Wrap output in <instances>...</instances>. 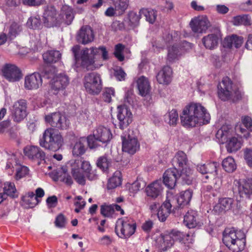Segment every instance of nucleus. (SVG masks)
I'll use <instances>...</instances> for the list:
<instances>
[{
    "instance_id": "obj_39",
    "label": "nucleus",
    "mask_w": 252,
    "mask_h": 252,
    "mask_svg": "<svg viewBox=\"0 0 252 252\" xmlns=\"http://www.w3.org/2000/svg\"><path fill=\"white\" fill-rule=\"evenodd\" d=\"M226 146L227 151L229 153L235 152L240 149L242 146V143L237 138L232 137L227 140Z\"/></svg>"
},
{
    "instance_id": "obj_12",
    "label": "nucleus",
    "mask_w": 252,
    "mask_h": 252,
    "mask_svg": "<svg viewBox=\"0 0 252 252\" xmlns=\"http://www.w3.org/2000/svg\"><path fill=\"white\" fill-rule=\"evenodd\" d=\"M178 35V32L175 31L171 33L167 32L163 33L162 38H159L152 43L154 51L155 52H158L160 50L163 49L168 44L177 42L179 39Z\"/></svg>"
},
{
    "instance_id": "obj_32",
    "label": "nucleus",
    "mask_w": 252,
    "mask_h": 252,
    "mask_svg": "<svg viewBox=\"0 0 252 252\" xmlns=\"http://www.w3.org/2000/svg\"><path fill=\"white\" fill-rule=\"evenodd\" d=\"M179 170L180 173L179 174H178V178L181 180L182 183L188 185L191 184L194 176L193 174V170L189 166L179 169Z\"/></svg>"
},
{
    "instance_id": "obj_28",
    "label": "nucleus",
    "mask_w": 252,
    "mask_h": 252,
    "mask_svg": "<svg viewBox=\"0 0 252 252\" xmlns=\"http://www.w3.org/2000/svg\"><path fill=\"white\" fill-rule=\"evenodd\" d=\"M184 223L189 228L200 226L201 223L198 220L197 212L193 210H189L184 216Z\"/></svg>"
},
{
    "instance_id": "obj_19",
    "label": "nucleus",
    "mask_w": 252,
    "mask_h": 252,
    "mask_svg": "<svg viewBox=\"0 0 252 252\" xmlns=\"http://www.w3.org/2000/svg\"><path fill=\"white\" fill-rule=\"evenodd\" d=\"M117 118L119 121V127L123 129L127 127L132 121V114L126 107L119 106Z\"/></svg>"
},
{
    "instance_id": "obj_42",
    "label": "nucleus",
    "mask_w": 252,
    "mask_h": 252,
    "mask_svg": "<svg viewBox=\"0 0 252 252\" xmlns=\"http://www.w3.org/2000/svg\"><path fill=\"white\" fill-rule=\"evenodd\" d=\"M164 121L170 126H175L179 120L178 114L175 109L166 114L164 116Z\"/></svg>"
},
{
    "instance_id": "obj_18",
    "label": "nucleus",
    "mask_w": 252,
    "mask_h": 252,
    "mask_svg": "<svg viewBox=\"0 0 252 252\" xmlns=\"http://www.w3.org/2000/svg\"><path fill=\"white\" fill-rule=\"evenodd\" d=\"M189 25L193 32L202 33L206 32L210 24L207 17L202 16L192 19Z\"/></svg>"
},
{
    "instance_id": "obj_1",
    "label": "nucleus",
    "mask_w": 252,
    "mask_h": 252,
    "mask_svg": "<svg viewBox=\"0 0 252 252\" xmlns=\"http://www.w3.org/2000/svg\"><path fill=\"white\" fill-rule=\"evenodd\" d=\"M180 119L184 126L194 127L198 124L201 125L208 124L210 120V115L201 104L192 102L185 107Z\"/></svg>"
},
{
    "instance_id": "obj_56",
    "label": "nucleus",
    "mask_w": 252,
    "mask_h": 252,
    "mask_svg": "<svg viewBox=\"0 0 252 252\" xmlns=\"http://www.w3.org/2000/svg\"><path fill=\"white\" fill-rule=\"evenodd\" d=\"M219 166V163L217 162H209L206 164V174H212L214 177L217 175V168Z\"/></svg>"
},
{
    "instance_id": "obj_9",
    "label": "nucleus",
    "mask_w": 252,
    "mask_h": 252,
    "mask_svg": "<svg viewBox=\"0 0 252 252\" xmlns=\"http://www.w3.org/2000/svg\"><path fill=\"white\" fill-rule=\"evenodd\" d=\"M237 91L233 87V82L227 76L223 77L218 86V94L222 101H226L232 98Z\"/></svg>"
},
{
    "instance_id": "obj_33",
    "label": "nucleus",
    "mask_w": 252,
    "mask_h": 252,
    "mask_svg": "<svg viewBox=\"0 0 252 252\" xmlns=\"http://www.w3.org/2000/svg\"><path fill=\"white\" fill-rule=\"evenodd\" d=\"M174 168L179 169L189 166V162L186 154L183 151L178 152L172 159Z\"/></svg>"
},
{
    "instance_id": "obj_27",
    "label": "nucleus",
    "mask_w": 252,
    "mask_h": 252,
    "mask_svg": "<svg viewBox=\"0 0 252 252\" xmlns=\"http://www.w3.org/2000/svg\"><path fill=\"white\" fill-rule=\"evenodd\" d=\"M94 35L92 28L89 26H83L78 32L77 39L78 42L86 44L93 41Z\"/></svg>"
},
{
    "instance_id": "obj_57",
    "label": "nucleus",
    "mask_w": 252,
    "mask_h": 252,
    "mask_svg": "<svg viewBox=\"0 0 252 252\" xmlns=\"http://www.w3.org/2000/svg\"><path fill=\"white\" fill-rule=\"evenodd\" d=\"M86 204V201L81 196H76L75 198L74 205L76 206V208L74 211L77 213H79L85 207Z\"/></svg>"
},
{
    "instance_id": "obj_64",
    "label": "nucleus",
    "mask_w": 252,
    "mask_h": 252,
    "mask_svg": "<svg viewBox=\"0 0 252 252\" xmlns=\"http://www.w3.org/2000/svg\"><path fill=\"white\" fill-rule=\"evenodd\" d=\"M244 158L248 166L252 168V149H247L245 150Z\"/></svg>"
},
{
    "instance_id": "obj_43",
    "label": "nucleus",
    "mask_w": 252,
    "mask_h": 252,
    "mask_svg": "<svg viewBox=\"0 0 252 252\" xmlns=\"http://www.w3.org/2000/svg\"><path fill=\"white\" fill-rule=\"evenodd\" d=\"M180 55L179 48L174 44L171 47H168L167 60L169 63H173L179 59Z\"/></svg>"
},
{
    "instance_id": "obj_29",
    "label": "nucleus",
    "mask_w": 252,
    "mask_h": 252,
    "mask_svg": "<svg viewBox=\"0 0 252 252\" xmlns=\"http://www.w3.org/2000/svg\"><path fill=\"white\" fill-rule=\"evenodd\" d=\"M156 77L158 83L163 85L169 84L172 78V68L168 65L164 66L158 73Z\"/></svg>"
},
{
    "instance_id": "obj_11",
    "label": "nucleus",
    "mask_w": 252,
    "mask_h": 252,
    "mask_svg": "<svg viewBox=\"0 0 252 252\" xmlns=\"http://www.w3.org/2000/svg\"><path fill=\"white\" fill-rule=\"evenodd\" d=\"M175 201L172 191H167L166 199L159 207L157 213L160 221H164L171 213L172 207H173V209L175 208V206L173 205V202Z\"/></svg>"
},
{
    "instance_id": "obj_23",
    "label": "nucleus",
    "mask_w": 252,
    "mask_h": 252,
    "mask_svg": "<svg viewBox=\"0 0 252 252\" xmlns=\"http://www.w3.org/2000/svg\"><path fill=\"white\" fill-rule=\"evenodd\" d=\"M93 136L95 140L103 143H108L112 138V134L110 129L101 126H98L94 130Z\"/></svg>"
},
{
    "instance_id": "obj_6",
    "label": "nucleus",
    "mask_w": 252,
    "mask_h": 252,
    "mask_svg": "<svg viewBox=\"0 0 252 252\" xmlns=\"http://www.w3.org/2000/svg\"><path fill=\"white\" fill-rule=\"evenodd\" d=\"M68 84L69 79L66 75L63 74L56 75L50 81V91L61 99L66 95L65 89Z\"/></svg>"
},
{
    "instance_id": "obj_34",
    "label": "nucleus",
    "mask_w": 252,
    "mask_h": 252,
    "mask_svg": "<svg viewBox=\"0 0 252 252\" xmlns=\"http://www.w3.org/2000/svg\"><path fill=\"white\" fill-rule=\"evenodd\" d=\"M158 248L161 251H166L170 249L174 245L173 240L168 233L161 235L158 240Z\"/></svg>"
},
{
    "instance_id": "obj_40",
    "label": "nucleus",
    "mask_w": 252,
    "mask_h": 252,
    "mask_svg": "<svg viewBox=\"0 0 252 252\" xmlns=\"http://www.w3.org/2000/svg\"><path fill=\"white\" fill-rule=\"evenodd\" d=\"M71 174L75 181L80 185H84L86 183L85 174L75 167H71Z\"/></svg>"
},
{
    "instance_id": "obj_54",
    "label": "nucleus",
    "mask_w": 252,
    "mask_h": 252,
    "mask_svg": "<svg viewBox=\"0 0 252 252\" xmlns=\"http://www.w3.org/2000/svg\"><path fill=\"white\" fill-rule=\"evenodd\" d=\"M125 49V46L121 43L117 44L115 46V50L114 55L115 57L119 61H123L125 57L123 54V51Z\"/></svg>"
},
{
    "instance_id": "obj_47",
    "label": "nucleus",
    "mask_w": 252,
    "mask_h": 252,
    "mask_svg": "<svg viewBox=\"0 0 252 252\" xmlns=\"http://www.w3.org/2000/svg\"><path fill=\"white\" fill-rule=\"evenodd\" d=\"M139 13L143 15L146 17L147 21L153 24L156 21L157 18L156 11L153 9L142 8L139 11Z\"/></svg>"
},
{
    "instance_id": "obj_62",
    "label": "nucleus",
    "mask_w": 252,
    "mask_h": 252,
    "mask_svg": "<svg viewBox=\"0 0 252 252\" xmlns=\"http://www.w3.org/2000/svg\"><path fill=\"white\" fill-rule=\"evenodd\" d=\"M227 40L233 41V46L235 48H239L243 43V37L236 35H232Z\"/></svg>"
},
{
    "instance_id": "obj_7",
    "label": "nucleus",
    "mask_w": 252,
    "mask_h": 252,
    "mask_svg": "<svg viewBox=\"0 0 252 252\" xmlns=\"http://www.w3.org/2000/svg\"><path fill=\"white\" fill-rule=\"evenodd\" d=\"M84 85L87 93L91 94H98L101 91L102 83L99 74L92 72L84 77Z\"/></svg>"
},
{
    "instance_id": "obj_30",
    "label": "nucleus",
    "mask_w": 252,
    "mask_h": 252,
    "mask_svg": "<svg viewBox=\"0 0 252 252\" xmlns=\"http://www.w3.org/2000/svg\"><path fill=\"white\" fill-rule=\"evenodd\" d=\"M162 189L161 182L157 180L149 184L145 190L148 196L155 199L160 194Z\"/></svg>"
},
{
    "instance_id": "obj_2",
    "label": "nucleus",
    "mask_w": 252,
    "mask_h": 252,
    "mask_svg": "<svg viewBox=\"0 0 252 252\" xmlns=\"http://www.w3.org/2000/svg\"><path fill=\"white\" fill-rule=\"evenodd\" d=\"M222 242L232 252H241L246 246V234L234 227L226 228L222 233Z\"/></svg>"
},
{
    "instance_id": "obj_51",
    "label": "nucleus",
    "mask_w": 252,
    "mask_h": 252,
    "mask_svg": "<svg viewBox=\"0 0 252 252\" xmlns=\"http://www.w3.org/2000/svg\"><path fill=\"white\" fill-rule=\"evenodd\" d=\"M115 10L119 13L123 14L127 9L129 5V0H119L118 2L114 3Z\"/></svg>"
},
{
    "instance_id": "obj_5",
    "label": "nucleus",
    "mask_w": 252,
    "mask_h": 252,
    "mask_svg": "<svg viewBox=\"0 0 252 252\" xmlns=\"http://www.w3.org/2000/svg\"><path fill=\"white\" fill-rule=\"evenodd\" d=\"M95 50H96V49L94 47H91L90 49L86 48L81 51L80 56H79V46L75 45L72 48L76 63H77L80 60L81 66L87 69H89L90 67L94 63Z\"/></svg>"
},
{
    "instance_id": "obj_22",
    "label": "nucleus",
    "mask_w": 252,
    "mask_h": 252,
    "mask_svg": "<svg viewBox=\"0 0 252 252\" xmlns=\"http://www.w3.org/2000/svg\"><path fill=\"white\" fill-rule=\"evenodd\" d=\"M221 38V34L218 32L204 36L202 39V42L207 49L212 50L218 47Z\"/></svg>"
},
{
    "instance_id": "obj_16",
    "label": "nucleus",
    "mask_w": 252,
    "mask_h": 252,
    "mask_svg": "<svg viewBox=\"0 0 252 252\" xmlns=\"http://www.w3.org/2000/svg\"><path fill=\"white\" fill-rule=\"evenodd\" d=\"M4 78L9 82L19 81L22 78L21 70L16 65L11 64H5L1 69Z\"/></svg>"
},
{
    "instance_id": "obj_14",
    "label": "nucleus",
    "mask_w": 252,
    "mask_h": 252,
    "mask_svg": "<svg viewBox=\"0 0 252 252\" xmlns=\"http://www.w3.org/2000/svg\"><path fill=\"white\" fill-rule=\"evenodd\" d=\"M27 102L25 100L20 99L16 101L11 108V115L13 121L19 123L27 116Z\"/></svg>"
},
{
    "instance_id": "obj_48",
    "label": "nucleus",
    "mask_w": 252,
    "mask_h": 252,
    "mask_svg": "<svg viewBox=\"0 0 252 252\" xmlns=\"http://www.w3.org/2000/svg\"><path fill=\"white\" fill-rule=\"evenodd\" d=\"M63 16H65V22L67 25H70L74 19L73 9L71 7L67 5L63 6L62 8Z\"/></svg>"
},
{
    "instance_id": "obj_21",
    "label": "nucleus",
    "mask_w": 252,
    "mask_h": 252,
    "mask_svg": "<svg viewBox=\"0 0 252 252\" xmlns=\"http://www.w3.org/2000/svg\"><path fill=\"white\" fill-rule=\"evenodd\" d=\"M178 178V172L176 168L167 169L163 175V182L168 188L172 189L175 186Z\"/></svg>"
},
{
    "instance_id": "obj_20",
    "label": "nucleus",
    "mask_w": 252,
    "mask_h": 252,
    "mask_svg": "<svg viewBox=\"0 0 252 252\" xmlns=\"http://www.w3.org/2000/svg\"><path fill=\"white\" fill-rule=\"evenodd\" d=\"M42 84V79L40 73L34 72L26 75L24 80V87L26 90L38 89Z\"/></svg>"
},
{
    "instance_id": "obj_37",
    "label": "nucleus",
    "mask_w": 252,
    "mask_h": 252,
    "mask_svg": "<svg viewBox=\"0 0 252 252\" xmlns=\"http://www.w3.org/2000/svg\"><path fill=\"white\" fill-rule=\"evenodd\" d=\"M43 59L45 63H52L59 61L61 58V54L59 51L51 50L44 53Z\"/></svg>"
},
{
    "instance_id": "obj_63",
    "label": "nucleus",
    "mask_w": 252,
    "mask_h": 252,
    "mask_svg": "<svg viewBox=\"0 0 252 252\" xmlns=\"http://www.w3.org/2000/svg\"><path fill=\"white\" fill-rule=\"evenodd\" d=\"M193 241L192 236L188 233H184V237H182L180 243L184 244L185 246L189 248L190 245L192 244Z\"/></svg>"
},
{
    "instance_id": "obj_59",
    "label": "nucleus",
    "mask_w": 252,
    "mask_h": 252,
    "mask_svg": "<svg viewBox=\"0 0 252 252\" xmlns=\"http://www.w3.org/2000/svg\"><path fill=\"white\" fill-rule=\"evenodd\" d=\"M45 0H22V4L29 7H38L44 3Z\"/></svg>"
},
{
    "instance_id": "obj_25",
    "label": "nucleus",
    "mask_w": 252,
    "mask_h": 252,
    "mask_svg": "<svg viewBox=\"0 0 252 252\" xmlns=\"http://www.w3.org/2000/svg\"><path fill=\"white\" fill-rule=\"evenodd\" d=\"M234 200L231 197H221L218 202L214 206V211L217 213L226 212L232 209Z\"/></svg>"
},
{
    "instance_id": "obj_31",
    "label": "nucleus",
    "mask_w": 252,
    "mask_h": 252,
    "mask_svg": "<svg viewBox=\"0 0 252 252\" xmlns=\"http://www.w3.org/2000/svg\"><path fill=\"white\" fill-rule=\"evenodd\" d=\"M192 196V191L190 189H187L185 191H182L180 192V195L177 197L175 198L174 197V199H175V201L173 202V205L175 204H177L178 206H176V207L182 208L184 206L188 205Z\"/></svg>"
},
{
    "instance_id": "obj_36",
    "label": "nucleus",
    "mask_w": 252,
    "mask_h": 252,
    "mask_svg": "<svg viewBox=\"0 0 252 252\" xmlns=\"http://www.w3.org/2000/svg\"><path fill=\"white\" fill-rule=\"evenodd\" d=\"M122 175L120 171H115L113 176L109 179L107 188L108 189H115L122 184Z\"/></svg>"
},
{
    "instance_id": "obj_41",
    "label": "nucleus",
    "mask_w": 252,
    "mask_h": 252,
    "mask_svg": "<svg viewBox=\"0 0 252 252\" xmlns=\"http://www.w3.org/2000/svg\"><path fill=\"white\" fill-rule=\"evenodd\" d=\"M3 191L6 196L8 195L12 198L18 197V193L14 183L6 182L3 184Z\"/></svg>"
},
{
    "instance_id": "obj_38",
    "label": "nucleus",
    "mask_w": 252,
    "mask_h": 252,
    "mask_svg": "<svg viewBox=\"0 0 252 252\" xmlns=\"http://www.w3.org/2000/svg\"><path fill=\"white\" fill-rule=\"evenodd\" d=\"M71 167H75L83 171L86 174L87 173L91 171L92 167L88 161L83 160L82 158L74 160L71 164Z\"/></svg>"
},
{
    "instance_id": "obj_15",
    "label": "nucleus",
    "mask_w": 252,
    "mask_h": 252,
    "mask_svg": "<svg viewBox=\"0 0 252 252\" xmlns=\"http://www.w3.org/2000/svg\"><path fill=\"white\" fill-rule=\"evenodd\" d=\"M88 145L91 149L95 148L97 145L95 141L88 137V138H81L74 144L72 149V154L74 156H80L85 154Z\"/></svg>"
},
{
    "instance_id": "obj_61",
    "label": "nucleus",
    "mask_w": 252,
    "mask_h": 252,
    "mask_svg": "<svg viewBox=\"0 0 252 252\" xmlns=\"http://www.w3.org/2000/svg\"><path fill=\"white\" fill-rule=\"evenodd\" d=\"M241 121L244 126L250 131L252 132V118L249 116L242 117Z\"/></svg>"
},
{
    "instance_id": "obj_17",
    "label": "nucleus",
    "mask_w": 252,
    "mask_h": 252,
    "mask_svg": "<svg viewBox=\"0 0 252 252\" xmlns=\"http://www.w3.org/2000/svg\"><path fill=\"white\" fill-rule=\"evenodd\" d=\"M121 138L123 152L133 155L139 149L140 144L136 137L128 134L122 135Z\"/></svg>"
},
{
    "instance_id": "obj_13",
    "label": "nucleus",
    "mask_w": 252,
    "mask_h": 252,
    "mask_svg": "<svg viewBox=\"0 0 252 252\" xmlns=\"http://www.w3.org/2000/svg\"><path fill=\"white\" fill-rule=\"evenodd\" d=\"M43 22L47 28L57 26L60 20L54 6L48 5L46 7L43 15Z\"/></svg>"
},
{
    "instance_id": "obj_35",
    "label": "nucleus",
    "mask_w": 252,
    "mask_h": 252,
    "mask_svg": "<svg viewBox=\"0 0 252 252\" xmlns=\"http://www.w3.org/2000/svg\"><path fill=\"white\" fill-rule=\"evenodd\" d=\"M21 200L23 205L26 208H32L39 204V201L34 197V193L32 191H29L22 197Z\"/></svg>"
},
{
    "instance_id": "obj_46",
    "label": "nucleus",
    "mask_w": 252,
    "mask_h": 252,
    "mask_svg": "<svg viewBox=\"0 0 252 252\" xmlns=\"http://www.w3.org/2000/svg\"><path fill=\"white\" fill-rule=\"evenodd\" d=\"M111 164V159L106 156L100 157L97 160V166L103 172H107Z\"/></svg>"
},
{
    "instance_id": "obj_8",
    "label": "nucleus",
    "mask_w": 252,
    "mask_h": 252,
    "mask_svg": "<svg viewBox=\"0 0 252 252\" xmlns=\"http://www.w3.org/2000/svg\"><path fill=\"white\" fill-rule=\"evenodd\" d=\"M45 122L53 128L66 129L70 125L69 120L65 115L57 112L50 113L45 117Z\"/></svg>"
},
{
    "instance_id": "obj_45",
    "label": "nucleus",
    "mask_w": 252,
    "mask_h": 252,
    "mask_svg": "<svg viewBox=\"0 0 252 252\" xmlns=\"http://www.w3.org/2000/svg\"><path fill=\"white\" fill-rule=\"evenodd\" d=\"M229 135L230 129L227 126H223L218 130L216 136L220 143H224L227 141Z\"/></svg>"
},
{
    "instance_id": "obj_10",
    "label": "nucleus",
    "mask_w": 252,
    "mask_h": 252,
    "mask_svg": "<svg viewBox=\"0 0 252 252\" xmlns=\"http://www.w3.org/2000/svg\"><path fill=\"white\" fill-rule=\"evenodd\" d=\"M24 154L29 159L36 163L38 165L45 162V153L38 146H26L24 149Z\"/></svg>"
},
{
    "instance_id": "obj_50",
    "label": "nucleus",
    "mask_w": 252,
    "mask_h": 252,
    "mask_svg": "<svg viewBox=\"0 0 252 252\" xmlns=\"http://www.w3.org/2000/svg\"><path fill=\"white\" fill-rule=\"evenodd\" d=\"M100 214L108 218H115L116 213L114 212L112 204L110 205H102L100 206Z\"/></svg>"
},
{
    "instance_id": "obj_3",
    "label": "nucleus",
    "mask_w": 252,
    "mask_h": 252,
    "mask_svg": "<svg viewBox=\"0 0 252 252\" xmlns=\"http://www.w3.org/2000/svg\"><path fill=\"white\" fill-rule=\"evenodd\" d=\"M40 145L45 149L57 151L63 144V138L61 134L55 128H48L45 130L39 140Z\"/></svg>"
},
{
    "instance_id": "obj_52",
    "label": "nucleus",
    "mask_w": 252,
    "mask_h": 252,
    "mask_svg": "<svg viewBox=\"0 0 252 252\" xmlns=\"http://www.w3.org/2000/svg\"><path fill=\"white\" fill-rule=\"evenodd\" d=\"M142 14L139 13L137 14L134 11H130L128 14L129 25L130 26L135 27L137 26L139 23L140 19H141Z\"/></svg>"
},
{
    "instance_id": "obj_53",
    "label": "nucleus",
    "mask_w": 252,
    "mask_h": 252,
    "mask_svg": "<svg viewBox=\"0 0 252 252\" xmlns=\"http://www.w3.org/2000/svg\"><path fill=\"white\" fill-rule=\"evenodd\" d=\"M41 25V21L39 17H31L27 22V26L30 29H39Z\"/></svg>"
},
{
    "instance_id": "obj_24",
    "label": "nucleus",
    "mask_w": 252,
    "mask_h": 252,
    "mask_svg": "<svg viewBox=\"0 0 252 252\" xmlns=\"http://www.w3.org/2000/svg\"><path fill=\"white\" fill-rule=\"evenodd\" d=\"M236 183L240 196L250 198L252 195V179L239 180Z\"/></svg>"
},
{
    "instance_id": "obj_4",
    "label": "nucleus",
    "mask_w": 252,
    "mask_h": 252,
    "mask_svg": "<svg viewBox=\"0 0 252 252\" xmlns=\"http://www.w3.org/2000/svg\"><path fill=\"white\" fill-rule=\"evenodd\" d=\"M136 226V223L133 219L122 217L116 221L115 232L119 238L128 239L134 234Z\"/></svg>"
},
{
    "instance_id": "obj_49",
    "label": "nucleus",
    "mask_w": 252,
    "mask_h": 252,
    "mask_svg": "<svg viewBox=\"0 0 252 252\" xmlns=\"http://www.w3.org/2000/svg\"><path fill=\"white\" fill-rule=\"evenodd\" d=\"M21 26L17 23L13 22L11 24L9 28V31L7 34L8 38L10 40L14 39L19 32L21 31Z\"/></svg>"
},
{
    "instance_id": "obj_60",
    "label": "nucleus",
    "mask_w": 252,
    "mask_h": 252,
    "mask_svg": "<svg viewBox=\"0 0 252 252\" xmlns=\"http://www.w3.org/2000/svg\"><path fill=\"white\" fill-rule=\"evenodd\" d=\"M168 233L169 234V236L172 237V239L173 240L174 243L175 241H179L180 242L182 237H184V232L175 229L172 230Z\"/></svg>"
},
{
    "instance_id": "obj_26",
    "label": "nucleus",
    "mask_w": 252,
    "mask_h": 252,
    "mask_svg": "<svg viewBox=\"0 0 252 252\" xmlns=\"http://www.w3.org/2000/svg\"><path fill=\"white\" fill-rule=\"evenodd\" d=\"M136 83L139 94L141 96H147L148 98H149V101H150L152 99L151 96L150 95L151 87L148 79L142 76L138 78Z\"/></svg>"
},
{
    "instance_id": "obj_58",
    "label": "nucleus",
    "mask_w": 252,
    "mask_h": 252,
    "mask_svg": "<svg viewBox=\"0 0 252 252\" xmlns=\"http://www.w3.org/2000/svg\"><path fill=\"white\" fill-rule=\"evenodd\" d=\"M115 95V90L112 88H108L105 89L102 94V99L106 102H110L112 96Z\"/></svg>"
},
{
    "instance_id": "obj_55",
    "label": "nucleus",
    "mask_w": 252,
    "mask_h": 252,
    "mask_svg": "<svg viewBox=\"0 0 252 252\" xmlns=\"http://www.w3.org/2000/svg\"><path fill=\"white\" fill-rule=\"evenodd\" d=\"M29 172V169L27 166L20 165L16 169L15 179L17 180H20L27 175Z\"/></svg>"
},
{
    "instance_id": "obj_44",
    "label": "nucleus",
    "mask_w": 252,
    "mask_h": 252,
    "mask_svg": "<svg viewBox=\"0 0 252 252\" xmlns=\"http://www.w3.org/2000/svg\"><path fill=\"white\" fill-rule=\"evenodd\" d=\"M222 166L225 171L228 173L233 172L236 169V164L233 158L228 157L223 159Z\"/></svg>"
}]
</instances>
